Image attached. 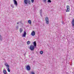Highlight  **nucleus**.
I'll return each instance as SVG.
<instances>
[{"label":"nucleus","mask_w":74,"mask_h":74,"mask_svg":"<svg viewBox=\"0 0 74 74\" xmlns=\"http://www.w3.org/2000/svg\"><path fill=\"white\" fill-rule=\"evenodd\" d=\"M35 48H36V47H35L33 45H31L29 47V49L31 51H34Z\"/></svg>","instance_id":"obj_1"},{"label":"nucleus","mask_w":74,"mask_h":74,"mask_svg":"<svg viewBox=\"0 0 74 74\" xmlns=\"http://www.w3.org/2000/svg\"><path fill=\"white\" fill-rule=\"evenodd\" d=\"M24 2L25 4H27V3L29 4H30V0H24Z\"/></svg>","instance_id":"obj_2"},{"label":"nucleus","mask_w":74,"mask_h":74,"mask_svg":"<svg viewBox=\"0 0 74 74\" xmlns=\"http://www.w3.org/2000/svg\"><path fill=\"white\" fill-rule=\"evenodd\" d=\"M66 12H70V6L68 5L66 6Z\"/></svg>","instance_id":"obj_3"},{"label":"nucleus","mask_w":74,"mask_h":74,"mask_svg":"<svg viewBox=\"0 0 74 74\" xmlns=\"http://www.w3.org/2000/svg\"><path fill=\"white\" fill-rule=\"evenodd\" d=\"M26 69H27L28 71H29V70H30V69H31L30 66L29 65H28L26 67Z\"/></svg>","instance_id":"obj_4"},{"label":"nucleus","mask_w":74,"mask_h":74,"mask_svg":"<svg viewBox=\"0 0 74 74\" xmlns=\"http://www.w3.org/2000/svg\"><path fill=\"white\" fill-rule=\"evenodd\" d=\"M46 22L47 24H48L49 23V21L48 20V18L46 17L45 18Z\"/></svg>","instance_id":"obj_5"},{"label":"nucleus","mask_w":74,"mask_h":74,"mask_svg":"<svg viewBox=\"0 0 74 74\" xmlns=\"http://www.w3.org/2000/svg\"><path fill=\"white\" fill-rule=\"evenodd\" d=\"M14 4L16 5V6H17L18 5V3H17V1L16 0H14Z\"/></svg>","instance_id":"obj_6"},{"label":"nucleus","mask_w":74,"mask_h":74,"mask_svg":"<svg viewBox=\"0 0 74 74\" xmlns=\"http://www.w3.org/2000/svg\"><path fill=\"white\" fill-rule=\"evenodd\" d=\"M36 34V33H35V32L32 31L31 33V35L32 36H34Z\"/></svg>","instance_id":"obj_7"},{"label":"nucleus","mask_w":74,"mask_h":74,"mask_svg":"<svg viewBox=\"0 0 74 74\" xmlns=\"http://www.w3.org/2000/svg\"><path fill=\"white\" fill-rule=\"evenodd\" d=\"M33 46L35 47H36V46H37V44H36V41H35L33 42Z\"/></svg>","instance_id":"obj_8"},{"label":"nucleus","mask_w":74,"mask_h":74,"mask_svg":"<svg viewBox=\"0 0 74 74\" xmlns=\"http://www.w3.org/2000/svg\"><path fill=\"white\" fill-rule=\"evenodd\" d=\"M71 23L72 25V27H73V28H74V19L72 20Z\"/></svg>","instance_id":"obj_9"},{"label":"nucleus","mask_w":74,"mask_h":74,"mask_svg":"<svg viewBox=\"0 0 74 74\" xmlns=\"http://www.w3.org/2000/svg\"><path fill=\"white\" fill-rule=\"evenodd\" d=\"M26 32L25 31H24V33L23 34V37H26Z\"/></svg>","instance_id":"obj_10"},{"label":"nucleus","mask_w":74,"mask_h":74,"mask_svg":"<svg viewBox=\"0 0 74 74\" xmlns=\"http://www.w3.org/2000/svg\"><path fill=\"white\" fill-rule=\"evenodd\" d=\"M28 22L29 24L31 25L32 24V21L30 20H29L28 21Z\"/></svg>","instance_id":"obj_11"},{"label":"nucleus","mask_w":74,"mask_h":74,"mask_svg":"<svg viewBox=\"0 0 74 74\" xmlns=\"http://www.w3.org/2000/svg\"><path fill=\"white\" fill-rule=\"evenodd\" d=\"M5 66H6V67H7V68L8 67L9 68L10 67V66H9V65L7 64H5Z\"/></svg>","instance_id":"obj_12"},{"label":"nucleus","mask_w":74,"mask_h":74,"mask_svg":"<svg viewBox=\"0 0 74 74\" xmlns=\"http://www.w3.org/2000/svg\"><path fill=\"white\" fill-rule=\"evenodd\" d=\"M23 32V29L22 28H21L20 29V32L21 33Z\"/></svg>","instance_id":"obj_13"},{"label":"nucleus","mask_w":74,"mask_h":74,"mask_svg":"<svg viewBox=\"0 0 74 74\" xmlns=\"http://www.w3.org/2000/svg\"><path fill=\"white\" fill-rule=\"evenodd\" d=\"M42 9H41L40 10V14L41 15V16H42Z\"/></svg>","instance_id":"obj_14"},{"label":"nucleus","mask_w":74,"mask_h":74,"mask_svg":"<svg viewBox=\"0 0 74 74\" xmlns=\"http://www.w3.org/2000/svg\"><path fill=\"white\" fill-rule=\"evenodd\" d=\"M3 73L4 74H7V72H6V71L5 70H3Z\"/></svg>","instance_id":"obj_15"},{"label":"nucleus","mask_w":74,"mask_h":74,"mask_svg":"<svg viewBox=\"0 0 74 74\" xmlns=\"http://www.w3.org/2000/svg\"><path fill=\"white\" fill-rule=\"evenodd\" d=\"M27 44H28V45H29V44H30V42L29 41H28L27 42Z\"/></svg>","instance_id":"obj_16"},{"label":"nucleus","mask_w":74,"mask_h":74,"mask_svg":"<svg viewBox=\"0 0 74 74\" xmlns=\"http://www.w3.org/2000/svg\"><path fill=\"white\" fill-rule=\"evenodd\" d=\"M2 36H1V35H0V40L2 41Z\"/></svg>","instance_id":"obj_17"},{"label":"nucleus","mask_w":74,"mask_h":74,"mask_svg":"<svg viewBox=\"0 0 74 74\" xmlns=\"http://www.w3.org/2000/svg\"><path fill=\"white\" fill-rule=\"evenodd\" d=\"M8 72H10V69L9 67H8Z\"/></svg>","instance_id":"obj_18"},{"label":"nucleus","mask_w":74,"mask_h":74,"mask_svg":"<svg viewBox=\"0 0 74 74\" xmlns=\"http://www.w3.org/2000/svg\"><path fill=\"white\" fill-rule=\"evenodd\" d=\"M31 74H35V73H34V72L31 71Z\"/></svg>","instance_id":"obj_19"},{"label":"nucleus","mask_w":74,"mask_h":74,"mask_svg":"<svg viewBox=\"0 0 74 74\" xmlns=\"http://www.w3.org/2000/svg\"><path fill=\"white\" fill-rule=\"evenodd\" d=\"M19 29L18 27V26H16V30H18V29Z\"/></svg>","instance_id":"obj_20"},{"label":"nucleus","mask_w":74,"mask_h":74,"mask_svg":"<svg viewBox=\"0 0 74 74\" xmlns=\"http://www.w3.org/2000/svg\"><path fill=\"white\" fill-rule=\"evenodd\" d=\"M40 54H41V55H42V54L43 53V51H41L40 52Z\"/></svg>","instance_id":"obj_21"},{"label":"nucleus","mask_w":74,"mask_h":74,"mask_svg":"<svg viewBox=\"0 0 74 74\" xmlns=\"http://www.w3.org/2000/svg\"><path fill=\"white\" fill-rule=\"evenodd\" d=\"M48 3H51V0H48L47 1Z\"/></svg>","instance_id":"obj_22"},{"label":"nucleus","mask_w":74,"mask_h":74,"mask_svg":"<svg viewBox=\"0 0 74 74\" xmlns=\"http://www.w3.org/2000/svg\"><path fill=\"white\" fill-rule=\"evenodd\" d=\"M43 2L45 3H46V1H47V0H43Z\"/></svg>","instance_id":"obj_23"},{"label":"nucleus","mask_w":74,"mask_h":74,"mask_svg":"<svg viewBox=\"0 0 74 74\" xmlns=\"http://www.w3.org/2000/svg\"><path fill=\"white\" fill-rule=\"evenodd\" d=\"M31 2H32V3H34V0H31Z\"/></svg>","instance_id":"obj_24"},{"label":"nucleus","mask_w":74,"mask_h":74,"mask_svg":"<svg viewBox=\"0 0 74 74\" xmlns=\"http://www.w3.org/2000/svg\"><path fill=\"white\" fill-rule=\"evenodd\" d=\"M11 6L12 7V8H14V6H13V5H12Z\"/></svg>","instance_id":"obj_25"},{"label":"nucleus","mask_w":74,"mask_h":74,"mask_svg":"<svg viewBox=\"0 0 74 74\" xmlns=\"http://www.w3.org/2000/svg\"><path fill=\"white\" fill-rule=\"evenodd\" d=\"M62 24H63V25L64 24V22L63 21H62Z\"/></svg>","instance_id":"obj_26"},{"label":"nucleus","mask_w":74,"mask_h":74,"mask_svg":"<svg viewBox=\"0 0 74 74\" xmlns=\"http://www.w3.org/2000/svg\"><path fill=\"white\" fill-rule=\"evenodd\" d=\"M17 24H19V22H17Z\"/></svg>","instance_id":"obj_27"}]
</instances>
